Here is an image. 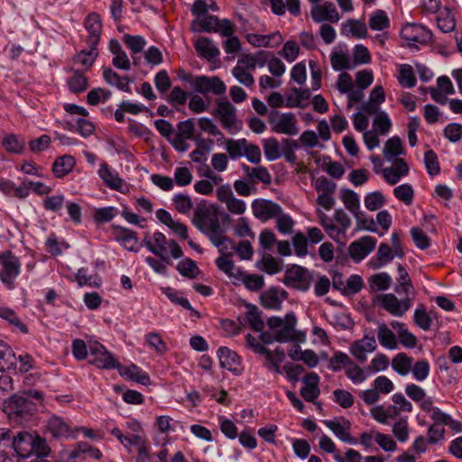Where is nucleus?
<instances>
[{"mask_svg": "<svg viewBox=\"0 0 462 462\" xmlns=\"http://www.w3.org/2000/svg\"><path fill=\"white\" fill-rule=\"evenodd\" d=\"M81 455H88L95 459H99L102 457V453L99 449L93 448L87 442H79L77 447L71 450L69 454L70 458H78Z\"/></svg>", "mask_w": 462, "mask_h": 462, "instance_id": "obj_43", "label": "nucleus"}, {"mask_svg": "<svg viewBox=\"0 0 462 462\" xmlns=\"http://www.w3.org/2000/svg\"><path fill=\"white\" fill-rule=\"evenodd\" d=\"M246 145V139L242 138L238 140H227L226 142V150L232 160L238 159L244 156Z\"/></svg>", "mask_w": 462, "mask_h": 462, "instance_id": "obj_47", "label": "nucleus"}, {"mask_svg": "<svg viewBox=\"0 0 462 462\" xmlns=\"http://www.w3.org/2000/svg\"><path fill=\"white\" fill-rule=\"evenodd\" d=\"M298 148L299 145L295 140L283 139L282 141L281 153L288 162L294 163L296 161L295 150Z\"/></svg>", "mask_w": 462, "mask_h": 462, "instance_id": "obj_58", "label": "nucleus"}, {"mask_svg": "<svg viewBox=\"0 0 462 462\" xmlns=\"http://www.w3.org/2000/svg\"><path fill=\"white\" fill-rule=\"evenodd\" d=\"M401 36L406 41L421 43L430 39L431 32L420 24L407 23L402 28Z\"/></svg>", "mask_w": 462, "mask_h": 462, "instance_id": "obj_19", "label": "nucleus"}, {"mask_svg": "<svg viewBox=\"0 0 462 462\" xmlns=\"http://www.w3.org/2000/svg\"><path fill=\"white\" fill-rule=\"evenodd\" d=\"M376 300L383 310L395 317L404 316L412 305V298L399 300L393 293L379 294Z\"/></svg>", "mask_w": 462, "mask_h": 462, "instance_id": "obj_9", "label": "nucleus"}, {"mask_svg": "<svg viewBox=\"0 0 462 462\" xmlns=\"http://www.w3.org/2000/svg\"><path fill=\"white\" fill-rule=\"evenodd\" d=\"M145 342L151 348L154 349L155 352L160 355H162L168 351V347L165 341L157 332H150L146 334Z\"/></svg>", "mask_w": 462, "mask_h": 462, "instance_id": "obj_53", "label": "nucleus"}, {"mask_svg": "<svg viewBox=\"0 0 462 462\" xmlns=\"http://www.w3.org/2000/svg\"><path fill=\"white\" fill-rule=\"evenodd\" d=\"M377 338L380 345L388 349H396L398 341L395 334L385 323H381L377 328Z\"/></svg>", "mask_w": 462, "mask_h": 462, "instance_id": "obj_30", "label": "nucleus"}, {"mask_svg": "<svg viewBox=\"0 0 462 462\" xmlns=\"http://www.w3.org/2000/svg\"><path fill=\"white\" fill-rule=\"evenodd\" d=\"M330 62L333 69L336 71L352 69L350 57L343 51L332 52L330 55Z\"/></svg>", "mask_w": 462, "mask_h": 462, "instance_id": "obj_44", "label": "nucleus"}, {"mask_svg": "<svg viewBox=\"0 0 462 462\" xmlns=\"http://www.w3.org/2000/svg\"><path fill=\"white\" fill-rule=\"evenodd\" d=\"M180 79L183 81L189 82L195 91L204 95L208 93L222 95L226 92V89L225 83L218 77H193L192 75L189 74L184 77H180Z\"/></svg>", "mask_w": 462, "mask_h": 462, "instance_id": "obj_6", "label": "nucleus"}, {"mask_svg": "<svg viewBox=\"0 0 462 462\" xmlns=\"http://www.w3.org/2000/svg\"><path fill=\"white\" fill-rule=\"evenodd\" d=\"M313 186L319 193L317 203L326 210L332 209L335 205L334 194L337 183L325 176H321L314 180Z\"/></svg>", "mask_w": 462, "mask_h": 462, "instance_id": "obj_10", "label": "nucleus"}, {"mask_svg": "<svg viewBox=\"0 0 462 462\" xmlns=\"http://www.w3.org/2000/svg\"><path fill=\"white\" fill-rule=\"evenodd\" d=\"M92 359L89 363L99 369L112 370L119 367V361L103 345L94 342L89 345Z\"/></svg>", "mask_w": 462, "mask_h": 462, "instance_id": "obj_8", "label": "nucleus"}, {"mask_svg": "<svg viewBox=\"0 0 462 462\" xmlns=\"http://www.w3.org/2000/svg\"><path fill=\"white\" fill-rule=\"evenodd\" d=\"M36 410V403L29 400L26 395L22 394L21 392L13 394L4 403V411L10 420L16 423L27 421Z\"/></svg>", "mask_w": 462, "mask_h": 462, "instance_id": "obj_2", "label": "nucleus"}, {"mask_svg": "<svg viewBox=\"0 0 462 462\" xmlns=\"http://www.w3.org/2000/svg\"><path fill=\"white\" fill-rule=\"evenodd\" d=\"M120 375L125 376L136 383L147 385L150 383V378L148 374L143 372L137 365H131L129 366H123L119 364V367L116 369Z\"/></svg>", "mask_w": 462, "mask_h": 462, "instance_id": "obj_27", "label": "nucleus"}, {"mask_svg": "<svg viewBox=\"0 0 462 462\" xmlns=\"http://www.w3.org/2000/svg\"><path fill=\"white\" fill-rule=\"evenodd\" d=\"M103 78L110 86L116 87L124 92L131 93L130 79L128 77H121L111 68L106 67L103 69Z\"/></svg>", "mask_w": 462, "mask_h": 462, "instance_id": "obj_25", "label": "nucleus"}, {"mask_svg": "<svg viewBox=\"0 0 462 462\" xmlns=\"http://www.w3.org/2000/svg\"><path fill=\"white\" fill-rule=\"evenodd\" d=\"M444 136L451 143H457L462 139V125L450 123L443 130Z\"/></svg>", "mask_w": 462, "mask_h": 462, "instance_id": "obj_64", "label": "nucleus"}, {"mask_svg": "<svg viewBox=\"0 0 462 462\" xmlns=\"http://www.w3.org/2000/svg\"><path fill=\"white\" fill-rule=\"evenodd\" d=\"M75 159L70 155H63L55 160L52 165L53 174L57 178H62L69 174L75 166Z\"/></svg>", "mask_w": 462, "mask_h": 462, "instance_id": "obj_31", "label": "nucleus"}, {"mask_svg": "<svg viewBox=\"0 0 462 462\" xmlns=\"http://www.w3.org/2000/svg\"><path fill=\"white\" fill-rule=\"evenodd\" d=\"M216 264L220 271L227 274L229 277L236 278L238 276L237 273H234L236 269L235 263L228 254H223L217 257L216 259Z\"/></svg>", "mask_w": 462, "mask_h": 462, "instance_id": "obj_61", "label": "nucleus"}, {"mask_svg": "<svg viewBox=\"0 0 462 462\" xmlns=\"http://www.w3.org/2000/svg\"><path fill=\"white\" fill-rule=\"evenodd\" d=\"M119 234L116 235V239L128 251L136 252L137 238L135 233L128 228L117 226Z\"/></svg>", "mask_w": 462, "mask_h": 462, "instance_id": "obj_32", "label": "nucleus"}, {"mask_svg": "<svg viewBox=\"0 0 462 462\" xmlns=\"http://www.w3.org/2000/svg\"><path fill=\"white\" fill-rule=\"evenodd\" d=\"M217 356L221 367L229 371H236L239 365V356L237 354L226 346H221L217 350Z\"/></svg>", "mask_w": 462, "mask_h": 462, "instance_id": "obj_29", "label": "nucleus"}, {"mask_svg": "<svg viewBox=\"0 0 462 462\" xmlns=\"http://www.w3.org/2000/svg\"><path fill=\"white\" fill-rule=\"evenodd\" d=\"M212 114L230 134H236L242 129L243 123L237 118L236 109L229 101H217V108Z\"/></svg>", "mask_w": 462, "mask_h": 462, "instance_id": "obj_5", "label": "nucleus"}, {"mask_svg": "<svg viewBox=\"0 0 462 462\" xmlns=\"http://www.w3.org/2000/svg\"><path fill=\"white\" fill-rule=\"evenodd\" d=\"M340 32L345 36L362 39L366 37L367 28L365 24L359 20L348 19L341 24Z\"/></svg>", "mask_w": 462, "mask_h": 462, "instance_id": "obj_23", "label": "nucleus"}, {"mask_svg": "<svg viewBox=\"0 0 462 462\" xmlns=\"http://www.w3.org/2000/svg\"><path fill=\"white\" fill-rule=\"evenodd\" d=\"M276 219V227L282 234L289 235L292 233L294 221L293 219L287 214H284L282 211L277 217H274Z\"/></svg>", "mask_w": 462, "mask_h": 462, "instance_id": "obj_62", "label": "nucleus"}, {"mask_svg": "<svg viewBox=\"0 0 462 462\" xmlns=\"http://www.w3.org/2000/svg\"><path fill=\"white\" fill-rule=\"evenodd\" d=\"M394 196L406 205H411L413 199V189L409 184H402L393 189Z\"/></svg>", "mask_w": 462, "mask_h": 462, "instance_id": "obj_63", "label": "nucleus"}, {"mask_svg": "<svg viewBox=\"0 0 462 462\" xmlns=\"http://www.w3.org/2000/svg\"><path fill=\"white\" fill-rule=\"evenodd\" d=\"M392 278L387 273H380L374 274L369 279V286L372 291H385L390 288Z\"/></svg>", "mask_w": 462, "mask_h": 462, "instance_id": "obj_46", "label": "nucleus"}, {"mask_svg": "<svg viewBox=\"0 0 462 462\" xmlns=\"http://www.w3.org/2000/svg\"><path fill=\"white\" fill-rule=\"evenodd\" d=\"M0 279L8 289L14 288V280L20 273V260L10 251L0 254Z\"/></svg>", "mask_w": 462, "mask_h": 462, "instance_id": "obj_7", "label": "nucleus"}, {"mask_svg": "<svg viewBox=\"0 0 462 462\" xmlns=\"http://www.w3.org/2000/svg\"><path fill=\"white\" fill-rule=\"evenodd\" d=\"M320 225L326 230L327 234L336 242L345 245L342 230L339 229L332 221L323 213H319Z\"/></svg>", "mask_w": 462, "mask_h": 462, "instance_id": "obj_38", "label": "nucleus"}, {"mask_svg": "<svg viewBox=\"0 0 462 462\" xmlns=\"http://www.w3.org/2000/svg\"><path fill=\"white\" fill-rule=\"evenodd\" d=\"M424 164L427 172L430 176H436L440 172V166L438 156L433 150H428L424 153Z\"/></svg>", "mask_w": 462, "mask_h": 462, "instance_id": "obj_54", "label": "nucleus"}, {"mask_svg": "<svg viewBox=\"0 0 462 462\" xmlns=\"http://www.w3.org/2000/svg\"><path fill=\"white\" fill-rule=\"evenodd\" d=\"M176 268L181 275L189 278H195L199 273L196 263L190 258H185L180 261Z\"/></svg>", "mask_w": 462, "mask_h": 462, "instance_id": "obj_56", "label": "nucleus"}, {"mask_svg": "<svg viewBox=\"0 0 462 462\" xmlns=\"http://www.w3.org/2000/svg\"><path fill=\"white\" fill-rule=\"evenodd\" d=\"M191 29L195 32H217L219 19L215 15H205L192 22Z\"/></svg>", "mask_w": 462, "mask_h": 462, "instance_id": "obj_28", "label": "nucleus"}, {"mask_svg": "<svg viewBox=\"0 0 462 462\" xmlns=\"http://www.w3.org/2000/svg\"><path fill=\"white\" fill-rule=\"evenodd\" d=\"M268 123L272 125V132L289 136L297 135L300 132L298 120L293 113H280L272 110L268 115Z\"/></svg>", "mask_w": 462, "mask_h": 462, "instance_id": "obj_4", "label": "nucleus"}, {"mask_svg": "<svg viewBox=\"0 0 462 462\" xmlns=\"http://www.w3.org/2000/svg\"><path fill=\"white\" fill-rule=\"evenodd\" d=\"M390 325L397 331L400 343L403 346L408 348H414L417 346V337L409 331L404 323L393 320Z\"/></svg>", "mask_w": 462, "mask_h": 462, "instance_id": "obj_26", "label": "nucleus"}, {"mask_svg": "<svg viewBox=\"0 0 462 462\" xmlns=\"http://www.w3.org/2000/svg\"><path fill=\"white\" fill-rule=\"evenodd\" d=\"M245 307L247 309L246 319L251 328L257 332L262 331L264 328V322L262 319V311L259 310L257 306L252 303H246Z\"/></svg>", "mask_w": 462, "mask_h": 462, "instance_id": "obj_34", "label": "nucleus"}, {"mask_svg": "<svg viewBox=\"0 0 462 462\" xmlns=\"http://www.w3.org/2000/svg\"><path fill=\"white\" fill-rule=\"evenodd\" d=\"M390 26V20L386 13L383 10H377L372 14L369 19V27L374 31H381Z\"/></svg>", "mask_w": 462, "mask_h": 462, "instance_id": "obj_49", "label": "nucleus"}, {"mask_svg": "<svg viewBox=\"0 0 462 462\" xmlns=\"http://www.w3.org/2000/svg\"><path fill=\"white\" fill-rule=\"evenodd\" d=\"M413 359L405 353L397 354L392 360L393 369L402 376L407 375L412 367Z\"/></svg>", "mask_w": 462, "mask_h": 462, "instance_id": "obj_35", "label": "nucleus"}, {"mask_svg": "<svg viewBox=\"0 0 462 462\" xmlns=\"http://www.w3.org/2000/svg\"><path fill=\"white\" fill-rule=\"evenodd\" d=\"M172 202L176 210L181 214L189 213L191 208H193V202L191 200V198L187 194H176L172 198Z\"/></svg>", "mask_w": 462, "mask_h": 462, "instance_id": "obj_55", "label": "nucleus"}, {"mask_svg": "<svg viewBox=\"0 0 462 462\" xmlns=\"http://www.w3.org/2000/svg\"><path fill=\"white\" fill-rule=\"evenodd\" d=\"M296 323L297 319L294 313L291 312L286 314L282 328L276 333L278 342L284 343L299 340L297 337L298 333H296L294 329Z\"/></svg>", "mask_w": 462, "mask_h": 462, "instance_id": "obj_20", "label": "nucleus"}, {"mask_svg": "<svg viewBox=\"0 0 462 462\" xmlns=\"http://www.w3.org/2000/svg\"><path fill=\"white\" fill-rule=\"evenodd\" d=\"M403 153L402 141L398 136L388 139L384 144L383 155L387 161H393L398 155Z\"/></svg>", "mask_w": 462, "mask_h": 462, "instance_id": "obj_40", "label": "nucleus"}, {"mask_svg": "<svg viewBox=\"0 0 462 462\" xmlns=\"http://www.w3.org/2000/svg\"><path fill=\"white\" fill-rule=\"evenodd\" d=\"M0 318L6 320L10 325L18 328L22 333L27 334L28 328L24 325L14 310L6 307H0Z\"/></svg>", "mask_w": 462, "mask_h": 462, "instance_id": "obj_45", "label": "nucleus"}, {"mask_svg": "<svg viewBox=\"0 0 462 462\" xmlns=\"http://www.w3.org/2000/svg\"><path fill=\"white\" fill-rule=\"evenodd\" d=\"M434 312H427L424 305H420L414 311V323L423 330H430L432 325Z\"/></svg>", "mask_w": 462, "mask_h": 462, "instance_id": "obj_33", "label": "nucleus"}, {"mask_svg": "<svg viewBox=\"0 0 462 462\" xmlns=\"http://www.w3.org/2000/svg\"><path fill=\"white\" fill-rule=\"evenodd\" d=\"M310 16L317 23H337L340 20L339 13L332 2L326 1L323 4H316L310 9Z\"/></svg>", "mask_w": 462, "mask_h": 462, "instance_id": "obj_13", "label": "nucleus"}, {"mask_svg": "<svg viewBox=\"0 0 462 462\" xmlns=\"http://www.w3.org/2000/svg\"><path fill=\"white\" fill-rule=\"evenodd\" d=\"M375 245V238L365 236L351 243L348 247V252L353 260L360 262L374 249Z\"/></svg>", "mask_w": 462, "mask_h": 462, "instance_id": "obj_16", "label": "nucleus"}, {"mask_svg": "<svg viewBox=\"0 0 462 462\" xmlns=\"http://www.w3.org/2000/svg\"><path fill=\"white\" fill-rule=\"evenodd\" d=\"M67 83L73 93L83 92L88 87V79L77 69H72V76L68 79Z\"/></svg>", "mask_w": 462, "mask_h": 462, "instance_id": "obj_39", "label": "nucleus"}, {"mask_svg": "<svg viewBox=\"0 0 462 462\" xmlns=\"http://www.w3.org/2000/svg\"><path fill=\"white\" fill-rule=\"evenodd\" d=\"M314 279V272L299 265H293L285 273V283L302 291L310 289Z\"/></svg>", "mask_w": 462, "mask_h": 462, "instance_id": "obj_11", "label": "nucleus"}, {"mask_svg": "<svg viewBox=\"0 0 462 462\" xmlns=\"http://www.w3.org/2000/svg\"><path fill=\"white\" fill-rule=\"evenodd\" d=\"M123 42L134 54L142 52L146 45L145 39L140 35H131L126 33L123 37Z\"/></svg>", "mask_w": 462, "mask_h": 462, "instance_id": "obj_52", "label": "nucleus"}, {"mask_svg": "<svg viewBox=\"0 0 462 462\" xmlns=\"http://www.w3.org/2000/svg\"><path fill=\"white\" fill-rule=\"evenodd\" d=\"M377 347L374 336H364L363 338L354 341L350 347V353L361 363L366 360V354L374 352Z\"/></svg>", "mask_w": 462, "mask_h": 462, "instance_id": "obj_18", "label": "nucleus"}, {"mask_svg": "<svg viewBox=\"0 0 462 462\" xmlns=\"http://www.w3.org/2000/svg\"><path fill=\"white\" fill-rule=\"evenodd\" d=\"M3 145L8 152L20 153L25 146V141L15 134H10L3 140Z\"/></svg>", "mask_w": 462, "mask_h": 462, "instance_id": "obj_57", "label": "nucleus"}, {"mask_svg": "<svg viewBox=\"0 0 462 462\" xmlns=\"http://www.w3.org/2000/svg\"><path fill=\"white\" fill-rule=\"evenodd\" d=\"M323 423L343 442L356 445L357 440L348 432L351 423L348 420L341 417L334 420H325Z\"/></svg>", "mask_w": 462, "mask_h": 462, "instance_id": "obj_14", "label": "nucleus"}, {"mask_svg": "<svg viewBox=\"0 0 462 462\" xmlns=\"http://www.w3.org/2000/svg\"><path fill=\"white\" fill-rule=\"evenodd\" d=\"M34 441L35 435L20 431L13 438L12 447L19 457H29L33 454Z\"/></svg>", "mask_w": 462, "mask_h": 462, "instance_id": "obj_15", "label": "nucleus"}, {"mask_svg": "<svg viewBox=\"0 0 462 462\" xmlns=\"http://www.w3.org/2000/svg\"><path fill=\"white\" fill-rule=\"evenodd\" d=\"M192 224L204 235H206L210 242L219 248V252L223 254L224 250H227L228 243L234 247L233 243L225 235L226 230L221 226L219 221V213L216 206L207 203L205 200L197 204L194 208Z\"/></svg>", "mask_w": 462, "mask_h": 462, "instance_id": "obj_1", "label": "nucleus"}, {"mask_svg": "<svg viewBox=\"0 0 462 462\" xmlns=\"http://www.w3.org/2000/svg\"><path fill=\"white\" fill-rule=\"evenodd\" d=\"M261 303L265 309L280 310L282 300L279 296L277 289H270L264 291L261 297Z\"/></svg>", "mask_w": 462, "mask_h": 462, "instance_id": "obj_41", "label": "nucleus"}, {"mask_svg": "<svg viewBox=\"0 0 462 462\" xmlns=\"http://www.w3.org/2000/svg\"><path fill=\"white\" fill-rule=\"evenodd\" d=\"M341 199L346 208L353 215L359 211L360 201L358 195L352 189H342L340 190Z\"/></svg>", "mask_w": 462, "mask_h": 462, "instance_id": "obj_42", "label": "nucleus"}, {"mask_svg": "<svg viewBox=\"0 0 462 462\" xmlns=\"http://www.w3.org/2000/svg\"><path fill=\"white\" fill-rule=\"evenodd\" d=\"M84 24L89 33L87 40L88 46L92 50H97L102 32L100 15L97 13H90L85 19Z\"/></svg>", "mask_w": 462, "mask_h": 462, "instance_id": "obj_17", "label": "nucleus"}, {"mask_svg": "<svg viewBox=\"0 0 462 462\" xmlns=\"http://www.w3.org/2000/svg\"><path fill=\"white\" fill-rule=\"evenodd\" d=\"M398 81L403 88H412L416 85V78L411 65L403 64L401 66Z\"/></svg>", "mask_w": 462, "mask_h": 462, "instance_id": "obj_50", "label": "nucleus"}, {"mask_svg": "<svg viewBox=\"0 0 462 462\" xmlns=\"http://www.w3.org/2000/svg\"><path fill=\"white\" fill-rule=\"evenodd\" d=\"M143 245L167 263H171L165 253L167 248L174 259H179L183 255L180 246L174 240L167 241L166 236L162 232H155L152 236L146 235L143 240Z\"/></svg>", "mask_w": 462, "mask_h": 462, "instance_id": "obj_3", "label": "nucleus"}, {"mask_svg": "<svg viewBox=\"0 0 462 462\" xmlns=\"http://www.w3.org/2000/svg\"><path fill=\"white\" fill-rule=\"evenodd\" d=\"M252 210L257 219L266 222L282 213V207L269 199H256L252 202Z\"/></svg>", "mask_w": 462, "mask_h": 462, "instance_id": "obj_12", "label": "nucleus"}, {"mask_svg": "<svg viewBox=\"0 0 462 462\" xmlns=\"http://www.w3.org/2000/svg\"><path fill=\"white\" fill-rule=\"evenodd\" d=\"M237 274L236 279L242 281L249 291H258L264 285L263 277L261 275L245 273L240 270H237Z\"/></svg>", "mask_w": 462, "mask_h": 462, "instance_id": "obj_36", "label": "nucleus"}, {"mask_svg": "<svg viewBox=\"0 0 462 462\" xmlns=\"http://www.w3.org/2000/svg\"><path fill=\"white\" fill-rule=\"evenodd\" d=\"M85 268H79L76 273V281L80 287L88 285L97 288L101 284V279L97 274L88 275Z\"/></svg>", "mask_w": 462, "mask_h": 462, "instance_id": "obj_51", "label": "nucleus"}, {"mask_svg": "<svg viewBox=\"0 0 462 462\" xmlns=\"http://www.w3.org/2000/svg\"><path fill=\"white\" fill-rule=\"evenodd\" d=\"M263 152L270 162L275 161L282 156L279 143L276 138L270 137L263 141Z\"/></svg>", "mask_w": 462, "mask_h": 462, "instance_id": "obj_48", "label": "nucleus"}, {"mask_svg": "<svg viewBox=\"0 0 462 462\" xmlns=\"http://www.w3.org/2000/svg\"><path fill=\"white\" fill-rule=\"evenodd\" d=\"M385 203V199L380 191L369 193L365 198V206L370 211H374L382 208Z\"/></svg>", "mask_w": 462, "mask_h": 462, "instance_id": "obj_60", "label": "nucleus"}, {"mask_svg": "<svg viewBox=\"0 0 462 462\" xmlns=\"http://www.w3.org/2000/svg\"><path fill=\"white\" fill-rule=\"evenodd\" d=\"M194 46L197 53L208 61H213L220 54L218 48L208 37H199Z\"/></svg>", "mask_w": 462, "mask_h": 462, "instance_id": "obj_21", "label": "nucleus"}, {"mask_svg": "<svg viewBox=\"0 0 462 462\" xmlns=\"http://www.w3.org/2000/svg\"><path fill=\"white\" fill-rule=\"evenodd\" d=\"M98 175L105 184L111 189L121 191L124 186V180L118 173L110 169L106 162H103L98 171Z\"/></svg>", "mask_w": 462, "mask_h": 462, "instance_id": "obj_22", "label": "nucleus"}, {"mask_svg": "<svg viewBox=\"0 0 462 462\" xmlns=\"http://www.w3.org/2000/svg\"><path fill=\"white\" fill-rule=\"evenodd\" d=\"M246 40L254 47H274L282 42V37L279 32L269 35L248 33L246 34Z\"/></svg>", "mask_w": 462, "mask_h": 462, "instance_id": "obj_24", "label": "nucleus"}, {"mask_svg": "<svg viewBox=\"0 0 462 462\" xmlns=\"http://www.w3.org/2000/svg\"><path fill=\"white\" fill-rule=\"evenodd\" d=\"M15 356L14 351L7 344L0 340V365L2 369L10 368L14 365Z\"/></svg>", "mask_w": 462, "mask_h": 462, "instance_id": "obj_59", "label": "nucleus"}, {"mask_svg": "<svg viewBox=\"0 0 462 462\" xmlns=\"http://www.w3.org/2000/svg\"><path fill=\"white\" fill-rule=\"evenodd\" d=\"M47 429L54 438L68 437L69 435V425L60 417L50 418Z\"/></svg>", "mask_w": 462, "mask_h": 462, "instance_id": "obj_37", "label": "nucleus"}]
</instances>
